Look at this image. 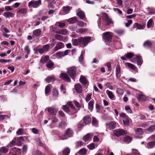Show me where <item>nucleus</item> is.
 I'll return each mask as SVG.
<instances>
[{"label": "nucleus", "instance_id": "50", "mask_svg": "<svg viewBox=\"0 0 155 155\" xmlns=\"http://www.w3.org/2000/svg\"><path fill=\"white\" fill-rule=\"evenodd\" d=\"M50 84L48 85L45 88V94L46 95H47V94L48 93L51 91V87L50 86Z\"/></svg>", "mask_w": 155, "mask_h": 155}, {"label": "nucleus", "instance_id": "43", "mask_svg": "<svg viewBox=\"0 0 155 155\" xmlns=\"http://www.w3.org/2000/svg\"><path fill=\"white\" fill-rule=\"evenodd\" d=\"M16 138L12 140L8 145V147H11L16 144Z\"/></svg>", "mask_w": 155, "mask_h": 155}, {"label": "nucleus", "instance_id": "63", "mask_svg": "<svg viewBox=\"0 0 155 155\" xmlns=\"http://www.w3.org/2000/svg\"><path fill=\"white\" fill-rule=\"evenodd\" d=\"M92 123L93 125L96 126L97 125V121L96 119L94 117L92 118Z\"/></svg>", "mask_w": 155, "mask_h": 155}, {"label": "nucleus", "instance_id": "62", "mask_svg": "<svg viewBox=\"0 0 155 155\" xmlns=\"http://www.w3.org/2000/svg\"><path fill=\"white\" fill-rule=\"evenodd\" d=\"M87 29L85 28H81L77 30V32L80 33H83L87 31Z\"/></svg>", "mask_w": 155, "mask_h": 155}, {"label": "nucleus", "instance_id": "47", "mask_svg": "<svg viewBox=\"0 0 155 155\" xmlns=\"http://www.w3.org/2000/svg\"><path fill=\"white\" fill-rule=\"evenodd\" d=\"M124 140V142L127 143H130L132 140L131 137L129 136L125 137Z\"/></svg>", "mask_w": 155, "mask_h": 155}, {"label": "nucleus", "instance_id": "13", "mask_svg": "<svg viewBox=\"0 0 155 155\" xmlns=\"http://www.w3.org/2000/svg\"><path fill=\"white\" fill-rule=\"evenodd\" d=\"M65 133L68 138L72 136L73 131L71 129L69 128L66 130Z\"/></svg>", "mask_w": 155, "mask_h": 155}, {"label": "nucleus", "instance_id": "25", "mask_svg": "<svg viewBox=\"0 0 155 155\" xmlns=\"http://www.w3.org/2000/svg\"><path fill=\"white\" fill-rule=\"evenodd\" d=\"M0 30L3 33H9L10 32L8 29L4 25H2L1 27L0 28Z\"/></svg>", "mask_w": 155, "mask_h": 155}, {"label": "nucleus", "instance_id": "49", "mask_svg": "<svg viewBox=\"0 0 155 155\" xmlns=\"http://www.w3.org/2000/svg\"><path fill=\"white\" fill-rule=\"evenodd\" d=\"M114 31L118 35H121L123 34L124 31L123 29H119L117 30H115Z\"/></svg>", "mask_w": 155, "mask_h": 155}, {"label": "nucleus", "instance_id": "4", "mask_svg": "<svg viewBox=\"0 0 155 155\" xmlns=\"http://www.w3.org/2000/svg\"><path fill=\"white\" fill-rule=\"evenodd\" d=\"M41 0H32L28 3V6L30 7H33L34 8H37L41 4Z\"/></svg>", "mask_w": 155, "mask_h": 155}, {"label": "nucleus", "instance_id": "23", "mask_svg": "<svg viewBox=\"0 0 155 155\" xmlns=\"http://www.w3.org/2000/svg\"><path fill=\"white\" fill-rule=\"evenodd\" d=\"M84 124L85 125L87 124L90 123L91 121V118L89 116H86L84 118Z\"/></svg>", "mask_w": 155, "mask_h": 155}, {"label": "nucleus", "instance_id": "2", "mask_svg": "<svg viewBox=\"0 0 155 155\" xmlns=\"http://www.w3.org/2000/svg\"><path fill=\"white\" fill-rule=\"evenodd\" d=\"M103 38L106 42L110 43L112 39L113 34L110 32H106L103 34Z\"/></svg>", "mask_w": 155, "mask_h": 155}, {"label": "nucleus", "instance_id": "59", "mask_svg": "<svg viewBox=\"0 0 155 155\" xmlns=\"http://www.w3.org/2000/svg\"><path fill=\"white\" fill-rule=\"evenodd\" d=\"M127 59H130L133 57L134 56V54L131 52L127 53L126 55Z\"/></svg>", "mask_w": 155, "mask_h": 155}, {"label": "nucleus", "instance_id": "7", "mask_svg": "<svg viewBox=\"0 0 155 155\" xmlns=\"http://www.w3.org/2000/svg\"><path fill=\"white\" fill-rule=\"evenodd\" d=\"M49 46L48 45H46L43 46L42 48L38 49V50L35 49L34 50L38 51L40 54H42L48 51Z\"/></svg>", "mask_w": 155, "mask_h": 155}, {"label": "nucleus", "instance_id": "45", "mask_svg": "<svg viewBox=\"0 0 155 155\" xmlns=\"http://www.w3.org/2000/svg\"><path fill=\"white\" fill-rule=\"evenodd\" d=\"M24 50L25 53V54H28L30 53V51L29 46L27 45L24 48Z\"/></svg>", "mask_w": 155, "mask_h": 155}, {"label": "nucleus", "instance_id": "53", "mask_svg": "<svg viewBox=\"0 0 155 155\" xmlns=\"http://www.w3.org/2000/svg\"><path fill=\"white\" fill-rule=\"evenodd\" d=\"M62 107V109L65 112L67 113L69 112V108L67 105H63Z\"/></svg>", "mask_w": 155, "mask_h": 155}, {"label": "nucleus", "instance_id": "42", "mask_svg": "<svg viewBox=\"0 0 155 155\" xmlns=\"http://www.w3.org/2000/svg\"><path fill=\"white\" fill-rule=\"evenodd\" d=\"M137 97L139 100L142 101L145 100L146 99L145 96L141 94H139L138 95Z\"/></svg>", "mask_w": 155, "mask_h": 155}, {"label": "nucleus", "instance_id": "46", "mask_svg": "<svg viewBox=\"0 0 155 155\" xmlns=\"http://www.w3.org/2000/svg\"><path fill=\"white\" fill-rule=\"evenodd\" d=\"M155 145V141L150 142L147 143V146L148 148H152Z\"/></svg>", "mask_w": 155, "mask_h": 155}, {"label": "nucleus", "instance_id": "16", "mask_svg": "<svg viewBox=\"0 0 155 155\" xmlns=\"http://www.w3.org/2000/svg\"><path fill=\"white\" fill-rule=\"evenodd\" d=\"M93 136L91 133L87 134L83 137V140L85 142L91 138Z\"/></svg>", "mask_w": 155, "mask_h": 155}, {"label": "nucleus", "instance_id": "37", "mask_svg": "<svg viewBox=\"0 0 155 155\" xmlns=\"http://www.w3.org/2000/svg\"><path fill=\"white\" fill-rule=\"evenodd\" d=\"M120 68L119 65H117L116 67V77L118 78L119 76V74L120 73Z\"/></svg>", "mask_w": 155, "mask_h": 155}, {"label": "nucleus", "instance_id": "26", "mask_svg": "<svg viewBox=\"0 0 155 155\" xmlns=\"http://www.w3.org/2000/svg\"><path fill=\"white\" fill-rule=\"evenodd\" d=\"M105 22L107 25H109L110 24H113L114 23L113 21L110 18L108 17L107 15L106 18Z\"/></svg>", "mask_w": 155, "mask_h": 155}, {"label": "nucleus", "instance_id": "41", "mask_svg": "<svg viewBox=\"0 0 155 155\" xmlns=\"http://www.w3.org/2000/svg\"><path fill=\"white\" fill-rule=\"evenodd\" d=\"M8 151V149L5 147H2L0 149V152L1 153H6Z\"/></svg>", "mask_w": 155, "mask_h": 155}, {"label": "nucleus", "instance_id": "58", "mask_svg": "<svg viewBox=\"0 0 155 155\" xmlns=\"http://www.w3.org/2000/svg\"><path fill=\"white\" fill-rule=\"evenodd\" d=\"M24 130L23 129H19L16 132V134L17 135H21L23 134Z\"/></svg>", "mask_w": 155, "mask_h": 155}, {"label": "nucleus", "instance_id": "24", "mask_svg": "<svg viewBox=\"0 0 155 155\" xmlns=\"http://www.w3.org/2000/svg\"><path fill=\"white\" fill-rule=\"evenodd\" d=\"M135 132L137 136L141 135L143 133L142 129L140 128H137L135 130Z\"/></svg>", "mask_w": 155, "mask_h": 155}, {"label": "nucleus", "instance_id": "29", "mask_svg": "<svg viewBox=\"0 0 155 155\" xmlns=\"http://www.w3.org/2000/svg\"><path fill=\"white\" fill-rule=\"evenodd\" d=\"M46 66L48 68L51 69L53 68L54 66V63L51 61L50 60L48 61L46 64Z\"/></svg>", "mask_w": 155, "mask_h": 155}, {"label": "nucleus", "instance_id": "15", "mask_svg": "<svg viewBox=\"0 0 155 155\" xmlns=\"http://www.w3.org/2000/svg\"><path fill=\"white\" fill-rule=\"evenodd\" d=\"M72 41L73 45L74 46L80 45L81 46L80 38H79L78 39H73Z\"/></svg>", "mask_w": 155, "mask_h": 155}, {"label": "nucleus", "instance_id": "18", "mask_svg": "<svg viewBox=\"0 0 155 155\" xmlns=\"http://www.w3.org/2000/svg\"><path fill=\"white\" fill-rule=\"evenodd\" d=\"M54 37L55 39L59 41H64L66 40L65 37L59 35H56Z\"/></svg>", "mask_w": 155, "mask_h": 155}, {"label": "nucleus", "instance_id": "9", "mask_svg": "<svg viewBox=\"0 0 155 155\" xmlns=\"http://www.w3.org/2000/svg\"><path fill=\"white\" fill-rule=\"evenodd\" d=\"M77 11V15L78 16L80 19L82 20H85L86 19L85 14L83 11L81 10L80 8H78Z\"/></svg>", "mask_w": 155, "mask_h": 155}, {"label": "nucleus", "instance_id": "8", "mask_svg": "<svg viewBox=\"0 0 155 155\" xmlns=\"http://www.w3.org/2000/svg\"><path fill=\"white\" fill-rule=\"evenodd\" d=\"M127 134V132L122 129H118L114 130V134L117 137L124 135Z\"/></svg>", "mask_w": 155, "mask_h": 155}, {"label": "nucleus", "instance_id": "11", "mask_svg": "<svg viewBox=\"0 0 155 155\" xmlns=\"http://www.w3.org/2000/svg\"><path fill=\"white\" fill-rule=\"evenodd\" d=\"M106 125L107 127L111 129H114L116 126V123L114 121H112L109 123H106Z\"/></svg>", "mask_w": 155, "mask_h": 155}, {"label": "nucleus", "instance_id": "34", "mask_svg": "<svg viewBox=\"0 0 155 155\" xmlns=\"http://www.w3.org/2000/svg\"><path fill=\"white\" fill-rule=\"evenodd\" d=\"M135 59L137 60V64L138 65H141L142 63V59L137 55H135Z\"/></svg>", "mask_w": 155, "mask_h": 155}, {"label": "nucleus", "instance_id": "28", "mask_svg": "<svg viewBox=\"0 0 155 155\" xmlns=\"http://www.w3.org/2000/svg\"><path fill=\"white\" fill-rule=\"evenodd\" d=\"M80 82L83 85H85L87 83V81L85 78L83 76H81L80 79Z\"/></svg>", "mask_w": 155, "mask_h": 155}, {"label": "nucleus", "instance_id": "17", "mask_svg": "<svg viewBox=\"0 0 155 155\" xmlns=\"http://www.w3.org/2000/svg\"><path fill=\"white\" fill-rule=\"evenodd\" d=\"M134 28H137V29H143L144 28V26L141 25L137 23H135L134 24Z\"/></svg>", "mask_w": 155, "mask_h": 155}, {"label": "nucleus", "instance_id": "51", "mask_svg": "<svg viewBox=\"0 0 155 155\" xmlns=\"http://www.w3.org/2000/svg\"><path fill=\"white\" fill-rule=\"evenodd\" d=\"M125 110L128 113H132V110L129 105H126L125 106Z\"/></svg>", "mask_w": 155, "mask_h": 155}, {"label": "nucleus", "instance_id": "14", "mask_svg": "<svg viewBox=\"0 0 155 155\" xmlns=\"http://www.w3.org/2000/svg\"><path fill=\"white\" fill-rule=\"evenodd\" d=\"M74 88L76 91L79 93H81L82 92V88L80 84H76L74 86Z\"/></svg>", "mask_w": 155, "mask_h": 155}, {"label": "nucleus", "instance_id": "55", "mask_svg": "<svg viewBox=\"0 0 155 155\" xmlns=\"http://www.w3.org/2000/svg\"><path fill=\"white\" fill-rule=\"evenodd\" d=\"M86 150L84 148L81 149L79 151V153L81 155H84L86 154Z\"/></svg>", "mask_w": 155, "mask_h": 155}, {"label": "nucleus", "instance_id": "61", "mask_svg": "<svg viewBox=\"0 0 155 155\" xmlns=\"http://www.w3.org/2000/svg\"><path fill=\"white\" fill-rule=\"evenodd\" d=\"M148 13L150 14H155V10L153 8H150L148 9Z\"/></svg>", "mask_w": 155, "mask_h": 155}, {"label": "nucleus", "instance_id": "5", "mask_svg": "<svg viewBox=\"0 0 155 155\" xmlns=\"http://www.w3.org/2000/svg\"><path fill=\"white\" fill-rule=\"evenodd\" d=\"M120 117H123V121L124 125L125 126H128L129 124L130 121L128 117L125 113H122L120 114Z\"/></svg>", "mask_w": 155, "mask_h": 155}, {"label": "nucleus", "instance_id": "10", "mask_svg": "<svg viewBox=\"0 0 155 155\" xmlns=\"http://www.w3.org/2000/svg\"><path fill=\"white\" fill-rule=\"evenodd\" d=\"M60 78L62 80L68 82H70L71 80L70 78L65 73H61L60 76Z\"/></svg>", "mask_w": 155, "mask_h": 155}, {"label": "nucleus", "instance_id": "38", "mask_svg": "<svg viewBox=\"0 0 155 155\" xmlns=\"http://www.w3.org/2000/svg\"><path fill=\"white\" fill-rule=\"evenodd\" d=\"M94 102L93 101H90L88 104V108L91 110H92L93 109Z\"/></svg>", "mask_w": 155, "mask_h": 155}, {"label": "nucleus", "instance_id": "1", "mask_svg": "<svg viewBox=\"0 0 155 155\" xmlns=\"http://www.w3.org/2000/svg\"><path fill=\"white\" fill-rule=\"evenodd\" d=\"M77 68L73 66L67 68V73L73 79H74L76 75Z\"/></svg>", "mask_w": 155, "mask_h": 155}, {"label": "nucleus", "instance_id": "33", "mask_svg": "<svg viewBox=\"0 0 155 155\" xmlns=\"http://www.w3.org/2000/svg\"><path fill=\"white\" fill-rule=\"evenodd\" d=\"M77 19L75 17H73L68 19L67 21L70 24H73L76 23Z\"/></svg>", "mask_w": 155, "mask_h": 155}, {"label": "nucleus", "instance_id": "39", "mask_svg": "<svg viewBox=\"0 0 155 155\" xmlns=\"http://www.w3.org/2000/svg\"><path fill=\"white\" fill-rule=\"evenodd\" d=\"M68 30L66 29H61L58 31L57 33L59 34H61L63 35H66L68 33Z\"/></svg>", "mask_w": 155, "mask_h": 155}, {"label": "nucleus", "instance_id": "31", "mask_svg": "<svg viewBox=\"0 0 155 155\" xmlns=\"http://www.w3.org/2000/svg\"><path fill=\"white\" fill-rule=\"evenodd\" d=\"M70 149L68 147L65 148L63 150V155H68L70 152Z\"/></svg>", "mask_w": 155, "mask_h": 155}, {"label": "nucleus", "instance_id": "30", "mask_svg": "<svg viewBox=\"0 0 155 155\" xmlns=\"http://www.w3.org/2000/svg\"><path fill=\"white\" fill-rule=\"evenodd\" d=\"M4 16L6 18L13 17L14 15L10 12H5L4 13Z\"/></svg>", "mask_w": 155, "mask_h": 155}, {"label": "nucleus", "instance_id": "19", "mask_svg": "<svg viewBox=\"0 0 155 155\" xmlns=\"http://www.w3.org/2000/svg\"><path fill=\"white\" fill-rule=\"evenodd\" d=\"M49 59V56L46 55L44 57H42L40 60V61L41 63L44 64L46 63Z\"/></svg>", "mask_w": 155, "mask_h": 155}, {"label": "nucleus", "instance_id": "40", "mask_svg": "<svg viewBox=\"0 0 155 155\" xmlns=\"http://www.w3.org/2000/svg\"><path fill=\"white\" fill-rule=\"evenodd\" d=\"M126 65L130 68L134 70H136L137 69V68L133 64L129 63L126 64Z\"/></svg>", "mask_w": 155, "mask_h": 155}, {"label": "nucleus", "instance_id": "52", "mask_svg": "<svg viewBox=\"0 0 155 155\" xmlns=\"http://www.w3.org/2000/svg\"><path fill=\"white\" fill-rule=\"evenodd\" d=\"M152 45V43L149 41H145L143 44L144 46L146 47H150Z\"/></svg>", "mask_w": 155, "mask_h": 155}, {"label": "nucleus", "instance_id": "64", "mask_svg": "<svg viewBox=\"0 0 155 155\" xmlns=\"http://www.w3.org/2000/svg\"><path fill=\"white\" fill-rule=\"evenodd\" d=\"M91 94H88L85 97V100L87 102H88L91 99Z\"/></svg>", "mask_w": 155, "mask_h": 155}, {"label": "nucleus", "instance_id": "32", "mask_svg": "<svg viewBox=\"0 0 155 155\" xmlns=\"http://www.w3.org/2000/svg\"><path fill=\"white\" fill-rule=\"evenodd\" d=\"M54 55L58 58H61L64 56V55L63 54V52H58L56 53Z\"/></svg>", "mask_w": 155, "mask_h": 155}, {"label": "nucleus", "instance_id": "48", "mask_svg": "<svg viewBox=\"0 0 155 155\" xmlns=\"http://www.w3.org/2000/svg\"><path fill=\"white\" fill-rule=\"evenodd\" d=\"M56 25H58L60 28H63L65 25L64 23H62L59 22H56Z\"/></svg>", "mask_w": 155, "mask_h": 155}, {"label": "nucleus", "instance_id": "22", "mask_svg": "<svg viewBox=\"0 0 155 155\" xmlns=\"http://www.w3.org/2000/svg\"><path fill=\"white\" fill-rule=\"evenodd\" d=\"M106 93L111 100H114V96L111 91L107 90L106 91Z\"/></svg>", "mask_w": 155, "mask_h": 155}, {"label": "nucleus", "instance_id": "12", "mask_svg": "<svg viewBox=\"0 0 155 155\" xmlns=\"http://www.w3.org/2000/svg\"><path fill=\"white\" fill-rule=\"evenodd\" d=\"M64 47V44L61 42H60L58 43L56 46L54 48V51H56L57 50L61 49Z\"/></svg>", "mask_w": 155, "mask_h": 155}, {"label": "nucleus", "instance_id": "44", "mask_svg": "<svg viewBox=\"0 0 155 155\" xmlns=\"http://www.w3.org/2000/svg\"><path fill=\"white\" fill-rule=\"evenodd\" d=\"M27 10L25 8H21L18 10L17 12V13H19L21 14H23L27 12Z\"/></svg>", "mask_w": 155, "mask_h": 155}, {"label": "nucleus", "instance_id": "36", "mask_svg": "<svg viewBox=\"0 0 155 155\" xmlns=\"http://www.w3.org/2000/svg\"><path fill=\"white\" fill-rule=\"evenodd\" d=\"M41 31L40 29H38L34 31H33V34L37 36H39L41 34Z\"/></svg>", "mask_w": 155, "mask_h": 155}, {"label": "nucleus", "instance_id": "20", "mask_svg": "<svg viewBox=\"0 0 155 155\" xmlns=\"http://www.w3.org/2000/svg\"><path fill=\"white\" fill-rule=\"evenodd\" d=\"M67 123L64 120H62L60 122L58 125V127L62 129L64 128L67 125Z\"/></svg>", "mask_w": 155, "mask_h": 155}, {"label": "nucleus", "instance_id": "21", "mask_svg": "<svg viewBox=\"0 0 155 155\" xmlns=\"http://www.w3.org/2000/svg\"><path fill=\"white\" fill-rule=\"evenodd\" d=\"M71 7L68 6H64L62 8L63 11L66 14L68 13L71 10Z\"/></svg>", "mask_w": 155, "mask_h": 155}, {"label": "nucleus", "instance_id": "57", "mask_svg": "<svg viewBox=\"0 0 155 155\" xmlns=\"http://www.w3.org/2000/svg\"><path fill=\"white\" fill-rule=\"evenodd\" d=\"M52 93L53 95L55 97H57L58 95V91L55 88L53 89Z\"/></svg>", "mask_w": 155, "mask_h": 155}, {"label": "nucleus", "instance_id": "56", "mask_svg": "<svg viewBox=\"0 0 155 155\" xmlns=\"http://www.w3.org/2000/svg\"><path fill=\"white\" fill-rule=\"evenodd\" d=\"M147 130L152 132L155 130V125L151 126L147 129Z\"/></svg>", "mask_w": 155, "mask_h": 155}, {"label": "nucleus", "instance_id": "6", "mask_svg": "<svg viewBox=\"0 0 155 155\" xmlns=\"http://www.w3.org/2000/svg\"><path fill=\"white\" fill-rule=\"evenodd\" d=\"M45 110H47L51 115H55L56 114L58 109L53 107H47Z\"/></svg>", "mask_w": 155, "mask_h": 155}, {"label": "nucleus", "instance_id": "27", "mask_svg": "<svg viewBox=\"0 0 155 155\" xmlns=\"http://www.w3.org/2000/svg\"><path fill=\"white\" fill-rule=\"evenodd\" d=\"M55 80V78L54 76L48 77L45 79V81L48 83L53 82Z\"/></svg>", "mask_w": 155, "mask_h": 155}, {"label": "nucleus", "instance_id": "3", "mask_svg": "<svg viewBox=\"0 0 155 155\" xmlns=\"http://www.w3.org/2000/svg\"><path fill=\"white\" fill-rule=\"evenodd\" d=\"M91 38L88 37H81L80 38L81 46L84 47L87 45L91 40Z\"/></svg>", "mask_w": 155, "mask_h": 155}, {"label": "nucleus", "instance_id": "35", "mask_svg": "<svg viewBox=\"0 0 155 155\" xmlns=\"http://www.w3.org/2000/svg\"><path fill=\"white\" fill-rule=\"evenodd\" d=\"M23 138L22 137H20L19 138H16V145L19 146L21 145L22 141L23 140Z\"/></svg>", "mask_w": 155, "mask_h": 155}, {"label": "nucleus", "instance_id": "60", "mask_svg": "<svg viewBox=\"0 0 155 155\" xmlns=\"http://www.w3.org/2000/svg\"><path fill=\"white\" fill-rule=\"evenodd\" d=\"M153 23V20L151 19H150L148 21L147 24V26L148 28H150Z\"/></svg>", "mask_w": 155, "mask_h": 155}, {"label": "nucleus", "instance_id": "54", "mask_svg": "<svg viewBox=\"0 0 155 155\" xmlns=\"http://www.w3.org/2000/svg\"><path fill=\"white\" fill-rule=\"evenodd\" d=\"M58 139L59 140H64L68 139V137L66 136L65 133V134L63 135H59Z\"/></svg>", "mask_w": 155, "mask_h": 155}]
</instances>
